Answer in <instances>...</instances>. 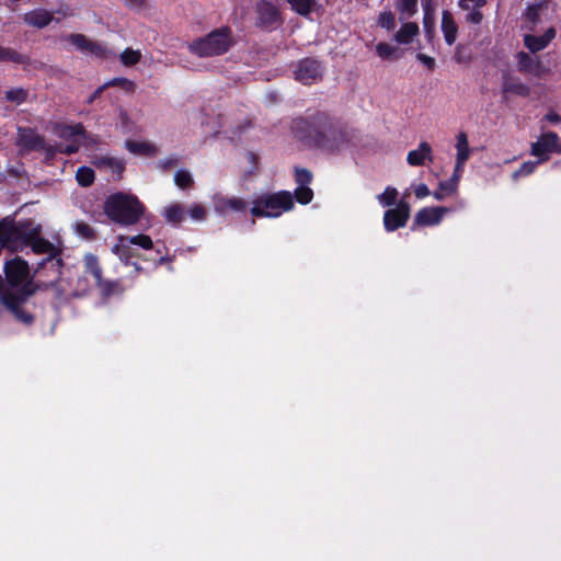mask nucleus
Returning a JSON list of instances; mask_svg holds the SVG:
<instances>
[{"label":"nucleus","mask_w":561,"mask_h":561,"mask_svg":"<svg viewBox=\"0 0 561 561\" xmlns=\"http://www.w3.org/2000/svg\"><path fill=\"white\" fill-rule=\"evenodd\" d=\"M293 130L301 140L328 153H337L347 149L354 139L352 129L325 114L313 116L311 122L296 119L293 123Z\"/></svg>","instance_id":"obj_1"},{"label":"nucleus","mask_w":561,"mask_h":561,"mask_svg":"<svg viewBox=\"0 0 561 561\" xmlns=\"http://www.w3.org/2000/svg\"><path fill=\"white\" fill-rule=\"evenodd\" d=\"M41 230V225L31 219L15 221L5 217L0 221V249L21 251L28 247L30 238Z\"/></svg>","instance_id":"obj_2"},{"label":"nucleus","mask_w":561,"mask_h":561,"mask_svg":"<svg viewBox=\"0 0 561 561\" xmlns=\"http://www.w3.org/2000/svg\"><path fill=\"white\" fill-rule=\"evenodd\" d=\"M145 210L138 198L130 194L116 193L108 196L104 203V213L121 226H131L138 222Z\"/></svg>","instance_id":"obj_3"},{"label":"nucleus","mask_w":561,"mask_h":561,"mask_svg":"<svg viewBox=\"0 0 561 561\" xmlns=\"http://www.w3.org/2000/svg\"><path fill=\"white\" fill-rule=\"evenodd\" d=\"M4 271L7 283L0 285V299L4 293L8 294L9 297L27 299L33 294L27 262L15 257L7 262Z\"/></svg>","instance_id":"obj_4"},{"label":"nucleus","mask_w":561,"mask_h":561,"mask_svg":"<svg viewBox=\"0 0 561 561\" xmlns=\"http://www.w3.org/2000/svg\"><path fill=\"white\" fill-rule=\"evenodd\" d=\"M294 207V199L289 192L280 191L274 194H263L252 202L251 214L254 217H279Z\"/></svg>","instance_id":"obj_5"},{"label":"nucleus","mask_w":561,"mask_h":561,"mask_svg":"<svg viewBox=\"0 0 561 561\" xmlns=\"http://www.w3.org/2000/svg\"><path fill=\"white\" fill-rule=\"evenodd\" d=\"M231 45V37L226 28L213 31L207 36L193 41L190 50L198 57H213L225 54Z\"/></svg>","instance_id":"obj_6"},{"label":"nucleus","mask_w":561,"mask_h":561,"mask_svg":"<svg viewBox=\"0 0 561 561\" xmlns=\"http://www.w3.org/2000/svg\"><path fill=\"white\" fill-rule=\"evenodd\" d=\"M41 232H36L30 238L28 247L36 254H45L46 259L38 265L39 267H51L59 271L61 266V259L58 256V249L49 241L39 237Z\"/></svg>","instance_id":"obj_7"},{"label":"nucleus","mask_w":561,"mask_h":561,"mask_svg":"<svg viewBox=\"0 0 561 561\" xmlns=\"http://www.w3.org/2000/svg\"><path fill=\"white\" fill-rule=\"evenodd\" d=\"M552 152L561 153L559 136L554 131L542 133L538 140L531 144L530 153L541 162L547 161Z\"/></svg>","instance_id":"obj_8"},{"label":"nucleus","mask_w":561,"mask_h":561,"mask_svg":"<svg viewBox=\"0 0 561 561\" xmlns=\"http://www.w3.org/2000/svg\"><path fill=\"white\" fill-rule=\"evenodd\" d=\"M83 262L85 272L93 276L95 285L100 288L102 295L110 296L118 290V285L116 283L103 280L102 268L100 266L98 257L94 254H85Z\"/></svg>","instance_id":"obj_9"},{"label":"nucleus","mask_w":561,"mask_h":561,"mask_svg":"<svg viewBox=\"0 0 561 561\" xmlns=\"http://www.w3.org/2000/svg\"><path fill=\"white\" fill-rule=\"evenodd\" d=\"M213 203L215 211L221 216L230 213L243 214L248 209V202L233 195L216 194L213 197Z\"/></svg>","instance_id":"obj_10"},{"label":"nucleus","mask_w":561,"mask_h":561,"mask_svg":"<svg viewBox=\"0 0 561 561\" xmlns=\"http://www.w3.org/2000/svg\"><path fill=\"white\" fill-rule=\"evenodd\" d=\"M410 205L405 201H400L394 208H390L383 214V226L388 232L394 231L407 225L410 218Z\"/></svg>","instance_id":"obj_11"},{"label":"nucleus","mask_w":561,"mask_h":561,"mask_svg":"<svg viewBox=\"0 0 561 561\" xmlns=\"http://www.w3.org/2000/svg\"><path fill=\"white\" fill-rule=\"evenodd\" d=\"M322 77L321 64L311 58L301 60L295 70L296 80L304 84H312Z\"/></svg>","instance_id":"obj_12"},{"label":"nucleus","mask_w":561,"mask_h":561,"mask_svg":"<svg viewBox=\"0 0 561 561\" xmlns=\"http://www.w3.org/2000/svg\"><path fill=\"white\" fill-rule=\"evenodd\" d=\"M548 3L536 2L529 4L524 13V28L526 32H537L539 25L546 20L548 15Z\"/></svg>","instance_id":"obj_13"},{"label":"nucleus","mask_w":561,"mask_h":561,"mask_svg":"<svg viewBox=\"0 0 561 561\" xmlns=\"http://www.w3.org/2000/svg\"><path fill=\"white\" fill-rule=\"evenodd\" d=\"M557 30L553 26L548 27L542 35H536L535 32L524 34V46L533 54L543 50L556 38Z\"/></svg>","instance_id":"obj_14"},{"label":"nucleus","mask_w":561,"mask_h":561,"mask_svg":"<svg viewBox=\"0 0 561 561\" xmlns=\"http://www.w3.org/2000/svg\"><path fill=\"white\" fill-rule=\"evenodd\" d=\"M518 70L536 78H542L549 72L538 58H534L528 53L519 51L516 56Z\"/></svg>","instance_id":"obj_15"},{"label":"nucleus","mask_w":561,"mask_h":561,"mask_svg":"<svg viewBox=\"0 0 561 561\" xmlns=\"http://www.w3.org/2000/svg\"><path fill=\"white\" fill-rule=\"evenodd\" d=\"M16 146L26 151L43 149L44 139L33 128L19 127Z\"/></svg>","instance_id":"obj_16"},{"label":"nucleus","mask_w":561,"mask_h":561,"mask_svg":"<svg viewBox=\"0 0 561 561\" xmlns=\"http://www.w3.org/2000/svg\"><path fill=\"white\" fill-rule=\"evenodd\" d=\"M449 208L443 206L424 207L416 213L414 225L436 226L442 221L444 215L449 213Z\"/></svg>","instance_id":"obj_17"},{"label":"nucleus","mask_w":561,"mask_h":561,"mask_svg":"<svg viewBox=\"0 0 561 561\" xmlns=\"http://www.w3.org/2000/svg\"><path fill=\"white\" fill-rule=\"evenodd\" d=\"M486 4V0H459L458 5L467 12L466 21L471 24H480L483 19L481 9Z\"/></svg>","instance_id":"obj_18"},{"label":"nucleus","mask_w":561,"mask_h":561,"mask_svg":"<svg viewBox=\"0 0 561 561\" xmlns=\"http://www.w3.org/2000/svg\"><path fill=\"white\" fill-rule=\"evenodd\" d=\"M130 242V237L118 236L116 243L112 248V252L126 265L129 264L131 257L137 255Z\"/></svg>","instance_id":"obj_19"},{"label":"nucleus","mask_w":561,"mask_h":561,"mask_svg":"<svg viewBox=\"0 0 561 561\" xmlns=\"http://www.w3.org/2000/svg\"><path fill=\"white\" fill-rule=\"evenodd\" d=\"M125 147L133 154L141 157H154L159 153V148L147 140H127Z\"/></svg>","instance_id":"obj_20"},{"label":"nucleus","mask_w":561,"mask_h":561,"mask_svg":"<svg viewBox=\"0 0 561 561\" xmlns=\"http://www.w3.org/2000/svg\"><path fill=\"white\" fill-rule=\"evenodd\" d=\"M425 161H433L432 148L428 142L423 141L417 149L408 153L407 162L412 167L423 165Z\"/></svg>","instance_id":"obj_21"},{"label":"nucleus","mask_w":561,"mask_h":561,"mask_svg":"<svg viewBox=\"0 0 561 561\" xmlns=\"http://www.w3.org/2000/svg\"><path fill=\"white\" fill-rule=\"evenodd\" d=\"M1 302L11 310L18 320L22 321L23 323L30 324L33 321L32 314L25 312L21 309V304H23L26 299H20L15 297H9L8 294L4 293L2 298L0 299Z\"/></svg>","instance_id":"obj_22"},{"label":"nucleus","mask_w":561,"mask_h":561,"mask_svg":"<svg viewBox=\"0 0 561 561\" xmlns=\"http://www.w3.org/2000/svg\"><path fill=\"white\" fill-rule=\"evenodd\" d=\"M53 13L45 9H35L24 14L23 21L37 28L47 26L53 21Z\"/></svg>","instance_id":"obj_23"},{"label":"nucleus","mask_w":561,"mask_h":561,"mask_svg":"<svg viewBox=\"0 0 561 561\" xmlns=\"http://www.w3.org/2000/svg\"><path fill=\"white\" fill-rule=\"evenodd\" d=\"M442 32L448 45H453L456 42L458 25L449 11H443L442 13Z\"/></svg>","instance_id":"obj_24"},{"label":"nucleus","mask_w":561,"mask_h":561,"mask_svg":"<svg viewBox=\"0 0 561 561\" xmlns=\"http://www.w3.org/2000/svg\"><path fill=\"white\" fill-rule=\"evenodd\" d=\"M259 20L266 27L274 26L278 21V11L270 2L262 1L257 5Z\"/></svg>","instance_id":"obj_25"},{"label":"nucleus","mask_w":561,"mask_h":561,"mask_svg":"<svg viewBox=\"0 0 561 561\" xmlns=\"http://www.w3.org/2000/svg\"><path fill=\"white\" fill-rule=\"evenodd\" d=\"M420 28L415 22H405L394 34V41L400 45H408L419 35Z\"/></svg>","instance_id":"obj_26"},{"label":"nucleus","mask_w":561,"mask_h":561,"mask_svg":"<svg viewBox=\"0 0 561 561\" xmlns=\"http://www.w3.org/2000/svg\"><path fill=\"white\" fill-rule=\"evenodd\" d=\"M53 133L62 139L71 140L79 139L80 134L82 133V125H66V124H55L53 127Z\"/></svg>","instance_id":"obj_27"},{"label":"nucleus","mask_w":561,"mask_h":561,"mask_svg":"<svg viewBox=\"0 0 561 561\" xmlns=\"http://www.w3.org/2000/svg\"><path fill=\"white\" fill-rule=\"evenodd\" d=\"M502 89L504 93H513L519 96H528L530 89L519 79L505 77L503 79Z\"/></svg>","instance_id":"obj_28"},{"label":"nucleus","mask_w":561,"mask_h":561,"mask_svg":"<svg viewBox=\"0 0 561 561\" xmlns=\"http://www.w3.org/2000/svg\"><path fill=\"white\" fill-rule=\"evenodd\" d=\"M186 210L180 203L168 205L162 210L165 221L171 225H179L185 218Z\"/></svg>","instance_id":"obj_29"},{"label":"nucleus","mask_w":561,"mask_h":561,"mask_svg":"<svg viewBox=\"0 0 561 561\" xmlns=\"http://www.w3.org/2000/svg\"><path fill=\"white\" fill-rule=\"evenodd\" d=\"M456 162L458 164H465L470 157L471 150L469 148V142L467 135L465 133H460L457 136L456 142Z\"/></svg>","instance_id":"obj_30"},{"label":"nucleus","mask_w":561,"mask_h":561,"mask_svg":"<svg viewBox=\"0 0 561 561\" xmlns=\"http://www.w3.org/2000/svg\"><path fill=\"white\" fill-rule=\"evenodd\" d=\"M396 8L400 13V20H408L416 12L417 0H399Z\"/></svg>","instance_id":"obj_31"},{"label":"nucleus","mask_w":561,"mask_h":561,"mask_svg":"<svg viewBox=\"0 0 561 561\" xmlns=\"http://www.w3.org/2000/svg\"><path fill=\"white\" fill-rule=\"evenodd\" d=\"M399 192L393 186H387L385 191L377 195V201L382 207H390L393 205H397V198H398Z\"/></svg>","instance_id":"obj_32"},{"label":"nucleus","mask_w":561,"mask_h":561,"mask_svg":"<svg viewBox=\"0 0 561 561\" xmlns=\"http://www.w3.org/2000/svg\"><path fill=\"white\" fill-rule=\"evenodd\" d=\"M376 53L382 59H398L401 57L399 49L388 43H378L376 45Z\"/></svg>","instance_id":"obj_33"},{"label":"nucleus","mask_w":561,"mask_h":561,"mask_svg":"<svg viewBox=\"0 0 561 561\" xmlns=\"http://www.w3.org/2000/svg\"><path fill=\"white\" fill-rule=\"evenodd\" d=\"M0 61L23 64L25 61V57L12 48L3 47L0 45Z\"/></svg>","instance_id":"obj_34"},{"label":"nucleus","mask_w":561,"mask_h":561,"mask_svg":"<svg viewBox=\"0 0 561 561\" xmlns=\"http://www.w3.org/2000/svg\"><path fill=\"white\" fill-rule=\"evenodd\" d=\"M463 167H465V164H458L456 162L453 175L450 176V179L447 180L446 187L448 188L449 193H457L458 183H459L461 174L463 172Z\"/></svg>","instance_id":"obj_35"},{"label":"nucleus","mask_w":561,"mask_h":561,"mask_svg":"<svg viewBox=\"0 0 561 561\" xmlns=\"http://www.w3.org/2000/svg\"><path fill=\"white\" fill-rule=\"evenodd\" d=\"M5 99L16 105L22 104L27 99V91L22 88H13L5 92Z\"/></svg>","instance_id":"obj_36"},{"label":"nucleus","mask_w":561,"mask_h":561,"mask_svg":"<svg viewBox=\"0 0 561 561\" xmlns=\"http://www.w3.org/2000/svg\"><path fill=\"white\" fill-rule=\"evenodd\" d=\"M140 50H135L131 48L125 49L119 56L121 62L125 66L136 65L140 60Z\"/></svg>","instance_id":"obj_37"},{"label":"nucleus","mask_w":561,"mask_h":561,"mask_svg":"<svg viewBox=\"0 0 561 561\" xmlns=\"http://www.w3.org/2000/svg\"><path fill=\"white\" fill-rule=\"evenodd\" d=\"M77 181L82 186H89L94 180V172L88 167H80L76 173Z\"/></svg>","instance_id":"obj_38"},{"label":"nucleus","mask_w":561,"mask_h":561,"mask_svg":"<svg viewBox=\"0 0 561 561\" xmlns=\"http://www.w3.org/2000/svg\"><path fill=\"white\" fill-rule=\"evenodd\" d=\"M291 8L301 15H307L313 7L316 0H287Z\"/></svg>","instance_id":"obj_39"},{"label":"nucleus","mask_w":561,"mask_h":561,"mask_svg":"<svg viewBox=\"0 0 561 561\" xmlns=\"http://www.w3.org/2000/svg\"><path fill=\"white\" fill-rule=\"evenodd\" d=\"M174 182L180 188H187L193 184V178L187 170H179L174 174Z\"/></svg>","instance_id":"obj_40"},{"label":"nucleus","mask_w":561,"mask_h":561,"mask_svg":"<svg viewBox=\"0 0 561 561\" xmlns=\"http://www.w3.org/2000/svg\"><path fill=\"white\" fill-rule=\"evenodd\" d=\"M542 163L539 159L537 161H527L522 164V167L513 173V179L517 180L520 176H526L531 174L536 168Z\"/></svg>","instance_id":"obj_41"},{"label":"nucleus","mask_w":561,"mask_h":561,"mask_svg":"<svg viewBox=\"0 0 561 561\" xmlns=\"http://www.w3.org/2000/svg\"><path fill=\"white\" fill-rule=\"evenodd\" d=\"M186 214L194 221H204L207 216V209L202 204H193L190 206Z\"/></svg>","instance_id":"obj_42"},{"label":"nucleus","mask_w":561,"mask_h":561,"mask_svg":"<svg viewBox=\"0 0 561 561\" xmlns=\"http://www.w3.org/2000/svg\"><path fill=\"white\" fill-rule=\"evenodd\" d=\"M377 24L387 31L393 30L396 26L394 14L390 11L381 12L378 16Z\"/></svg>","instance_id":"obj_43"},{"label":"nucleus","mask_w":561,"mask_h":561,"mask_svg":"<svg viewBox=\"0 0 561 561\" xmlns=\"http://www.w3.org/2000/svg\"><path fill=\"white\" fill-rule=\"evenodd\" d=\"M85 54L104 58L108 55V49L100 42L89 41Z\"/></svg>","instance_id":"obj_44"},{"label":"nucleus","mask_w":561,"mask_h":561,"mask_svg":"<svg viewBox=\"0 0 561 561\" xmlns=\"http://www.w3.org/2000/svg\"><path fill=\"white\" fill-rule=\"evenodd\" d=\"M75 231L78 236L91 240L94 238V230L93 228L83 221H77L73 226Z\"/></svg>","instance_id":"obj_45"},{"label":"nucleus","mask_w":561,"mask_h":561,"mask_svg":"<svg viewBox=\"0 0 561 561\" xmlns=\"http://www.w3.org/2000/svg\"><path fill=\"white\" fill-rule=\"evenodd\" d=\"M295 196L299 203L308 204L313 197V192L308 186H298L295 190Z\"/></svg>","instance_id":"obj_46"},{"label":"nucleus","mask_w":561,"mask_h":561,"mask_svg":"<svg viewBox=\"0 0 561 561\" xmlns=\"http://www.w3.org/2000/svg\"><path fill=\"white\" fill-rule=\"evenodd\" d=\"M116 124L123 130V133H129L133 130V123L129 119L127 112L122 108L118 112Z\"/></svg>","instance_id":"obj_47"},{"label":"nucleus","mask_w":561,"mask_h":561,"mask_svg":"<svg viewBox=\"0 0 561 561\" xmlns=\"http://www.w3.org/2000/svg\"><path fill=\"white\" fill-rule=\"evenodd\" d=\"M79 141L81 147L93 148L100 141L99 137L92 134H89L82 127V133L80 134Z\"/></svg>","instance_id":"obj_48"},{"label":"nucleus","mask_w":561,"mask_h":561,"mask_svg":"<svg viewBox=\"0 0 561 561\" xmlns=\"http://www.w3.org/2000/svg\"><path fill=\"white\" fill-rule=\"evenodd\" d=\"M131 245L140 247L141 249L149 250L152 248V240L147 234H137L130 237Z\"/></svg>","instance_id":"obj_49"},{"label":"nucleus","mask_w":561,"mask_h":561,"mask_svg":"<svg viewBox=\"0 0 561 561\" xmlns=\"http://www.w3.org/2000/svg\"><path fill=\"white\" fill-rule=\"evenodd\" d=\"M68 41L79 50L84 53L88 48V43L90 39L82 34H71L69 35Z\"/></svg>","instance_id":"obj_50"},{"label":"nucleus","mask_w":561,"mask_h":561,"mask_svg":"<svg viewBox=\"0 0 561 561\" xmlns=\"http://www.w3.org/2000/svg\"><path fill=\"white\" fill-rule=\"evenodd\" d=\"M312 175L311 173L306 169H297L296 170V181L298 183V186H308V184L311 182Z\"/></svg>","instance_id":"obj_51"},{"label":"nucleus","mask_w":561,"mask_h":561,"mask_svg":"<svg viewBox=\"0 0 561 561\" xmlns=\"http://www.w3.org/2000/svg\"><path fill=\"white\" fill-rule=\"evenodd\" d=\"M424 28L426 33L431 36L433 28H434V18L433 14L430 12V7L426 5L424 8V20H423Z\"/></svg>","instance_id":"obj_52"},{"label":"nucleus","mask_w":561,"mask_h":561,"mask_svg":"<svg viewBox=\"0 0 561 561\" xmlns=\"http://www.w3.org/2000/svg\"><path fill=\"white\" fill-rule=\"evenodd\" d=\"M447 180L443 181L438 185V190L433 193V197L436 201H443L446 196L455 195L456 193H449L448 188L446 187Z\"/></svg>","instance_id":"obj_53"},{"label":"nucleus","mask_w":561,"mask_h":561,"mask_svg":"<svg viewBox=\"0 0 561 561\" xmlns=\"http://www.w3.org/2000/svg\"><path fill=\"white\" fill-rule=\"evenodd\" d=\"M80 147H81V144H80L79 139H75L71 144H69L67 146H59L57 151L67 153V154H71V153L77 152Z\"/></svg>","instance_id":"obj_54"},{"label":"nucleus","mask_w":561,"mask_h":561,"mask_svg":"<svg viewBox=\"0 0 561 561\" xmlns=\"http://www.w3.org/2000/svg\"><path fill=\"white\" fill-rule=\"evenodd\" d=\"M102 162L108 164L114 171L122 172L124 170V163L119 159L115 158H103Z\"/></svg>","instance_id":"obj_55"},{"label":"nucleus","mask_w":561,"mask_h":561,"mask_svg":"<svg viewBox=\"0 0 561 561\" xmlns=\"http://www.w3.org/2000/svg\"><path fill=\"white\" fill-rule=\"evenodd\" d=\"M416 58L419 61H421L424 66H426L430 70H433L435 67V60L434 58L425 55V54H417Z\"/></svg>","instance_id":"obj_56"},{"label":"nucleus","mask_w":561,"mask_h":561,"mask_svg":"<svg viewBox=\"0 0 561 561\" xmlns=\"http://www.w3.org/2000/svg\"><path fill=\"white\" fill-rule=\"evenodd\" d=\"M414 194L417 198L421 199V198L428 196L431 194V192L426 184L421 183L415 186Z\"/></svg>","instance_id":"obj_57"},{"label":"nucleus","mask_w":561,"mask_h":561,"mask_svg":"<svg viewBox=\"0 0 561 561\" xmlns=\"http://www.w3.org/2000/svg\"><path fill=\"white\" fill-rule=\"evenodd\" d=\"M176 164H178V159L176 158H168V159L160 160L158 162V167L163 169V170H167L169 168L175 167Z\"/></svg>","instance_id":"obj_58"},{"label":"nucleus","mask_w":561,"mask_h":561,"mask_svg":"<svg viewBox=\"0 0 561 561\" xmlns=\"http://www.w3.org/2000/svg\"><path fill=\"white\" fill-rule=\"evenodd\" d=\"M545 119L551 124H558L561 122V116L556 112H549L545 115Z\"/></svg>","instance_id":"obj_59"},{"label":"nucleus","mask_w":561,"mask_h":561,"mask_svg":"<svg viewBox=\"0 0 561 561\" xmlns=\"http://www.w3.org/2000/svg\"><path fill=\"white\" fill-rule=\"evenodd\" d=\"M103 90H104V85H102V87H100L99 89H96V90L94 91V93L90 96V99H89V101H88V102H89V103H92L95 99H98V98L101 95V93H102V91H103Z\"/></svg>","instance_id":"obj_60"},{"label":"nucleus","mask_w":561,"mask_h":561,"mask_svg":"<svg viewBox=\"0 0 561 561\" xmlns=\"http://www.w3.org/2000/svg\"><path fill=\"white\" fill-rule=\"evenodd\" d=\"M124 81H126V80L125 79H121V78H116V79H113V80L104 83L103 85H104V88H106V87H110V85H116L119 82H124Z\"/></svg>","instance_id":"obj_61"},{"label":"nucleus","mask_w":561,"mask_h":561,"mask_svg":"<svg viewBox=\"0 0 561 561\" xmlns=\"http://www.w3.org/2000/svg\"><path fill=\"white\" fill-rule=\"evenodd\" d=\"M128 2L133 7H140L144 3V0H128Z\"/></svg>","instance_id":"obj_62"}]
</instances>
